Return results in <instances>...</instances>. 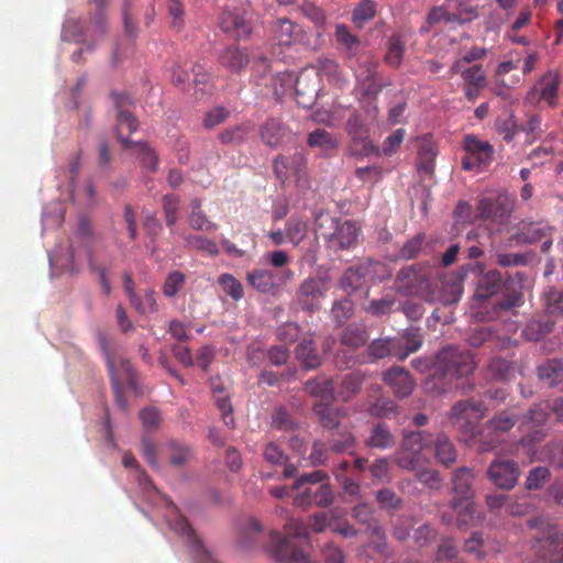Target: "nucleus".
I'll list each match as a JSON object with an SVG mask.
<instances>
[{
  "label": "nucleus",
  "mask_w": 563,
  "mask_h": 563,
  "mask_svg": "<svg viewBox=\"0 0 563 563\" xmlns=\"http://www.w3.org/2000/svg\"><path fill=\"white\" fill-rule=\"evenodd\" d=\"M328 442L330 450L335 453L347 452L354 446L355 439L353 434L344 427L338 431L329 433Z\"/></svg>",
  "instance_id": "49530a36"
},
{
  "label": "nucleus",
  "mask_w": 563,
  "mask_h": 563,
  "mask_svg": "<svg viewBox=\"0 0 563 563\" xmlns=\"http://www.w3.org/2000/svg\"><path fill=\"white\" fill-rule=\"evenodd\" d=\"M115 372L120 377V389H121L123 398H125L124 393H123L124 385L129 386L134 391H137L136 372L133 369L129 360H124V358H120L118 361L115 360ZM124 400H125V404L128 405L126 399H124ZM123 410L126 411L128 408L123 409Z\"/></svg>",
  "instance_id": "37998d69"
},
{
  "label": "nucleus",
  "mask_w": 563,
  "mask_h": 563,
  "mask_svg": "<svg viewBox=\"0 0 563 563\" xmlns=\"http://www.w3.org/2000/svg\"><path fill=\"white\" fill-rule=\"evenodd\" d=\"M396 439L386 423L378 422L372 427L369 435L365 440L371 449L386 450L393 448Z\"/></svg>",
  "instance_id": "c756f323"
},
{
  "label": "nucleus",
  "mask_w": 563,
  "mask_h": 563,
  "mask_svg": "<svg viewBox=\"0 0 563 563\" xmlns=\"http://www.w3.org/2000/svg\"><path fill=\"white\" fill-rule=\"evenodd\" d=\"M325 291L322 283L316 278L305 279L297 290V302L301 309L314 311L320 309Z\"/></svg>",
  "instance_id": "6ab92c4d"
},
{
  "label": "nucleus",
  "mask_w": 563,
  "mask_h": 563,
  "mask_svg": "<svg viewBox=\"0 0 563 563\" xmlns=\"http://www.w3.org/2000/svg\"><path fill=\"white\" fill-rule=\"evenodd\" d=\"M431 443V435L426 431H405L400 446L422 452Z\"/></svg>",
  "instance_id": "5fc2aeb1"
},
{
  "label": "nucleus",
  "mask_w": 563,
  "mask_h": 563,
  "mask_svg": "<svg viewBox=\"0 0 563 563\" xmlns=\"http://www.w3.org/2000/svg\"><path fill=\"white\" fill-rule=\"evenodd\" d=\"M219 26L235 40L247 38L253 31L252 22L242 8L227 7L219 18Z\"/></svg>",
  "instance_id": "4468645a"
},
{
  "label": "nucleus",
  "mask_w": 563,
  "mask_h": 563,
  "mask_svg": "<svg viewBox=\"0 0 563 563\" xmlns=\"http://www.w3.org/2000/svg\"><path fill=\"white\" fill-rule=\"evenodd\" d=\"M307 143L310 147H319L323 152L338 148V140L330 132L320 128L309 133Z\"/></svg>",
  "instance_id": "8fccbe9b"
},
{
  "label": "nucleus",
  "mask_w": 563,
  "mask_h": 563,
  "mask_svg": "<svg viewBox=\"0 0 563 563\" xmlns=\"http://www.w3.org/2000/svg\"><path fill=\"white\" fill-rule=\"evenodd\" d=\"M368 339V331L364 324L350 323L341 333L340 344L351 351H356L364 346Z\"/></svg>",
  "instance_id": "b1692460"
},
{
  "label": "nucleus",
  "mask_w": 563,
  "mask_h": 563,
  "mask_svg": "<svg viewBox=\"0 0 563 563\" xmlns=\"http://www.w3.org/2000/svg\"><path fill=\"white\" fill-rule=\"evenodd\" d=\"M473 481L474 475L472 470L467 467L455 470L452 476L453 496H456L460 500L473 499Z\"/></svg>",
  "instance_id": "393cba45"
},
{
  "label": "nucleus",
  "mask_w": 563,
  "mask_h": 563,
  "mask_svg": "<svg viewBox=\"0 0 563 563\" xmlns=\"http://www.w3.org/2000/svg\"><path fill=\"white\" fill-rule=\"evenodd\" d=\"M504 285L500 272L493 269L478 279L476 294L479 298L486 299L496 295Z\"/></svg>",
  "instance_id": "72a5a7b5"
},
{
  "label": "nucleus",
  "mask_w": 563,
  "mask_h": 563,
  "mask_svg": "<svg viewBox=\"0 0 563 563\" xmlns=\"http://www.w3.org/2000/svg\"><path fill=\"white\" fill-rule=\"evenodd\" d=\"M438 155L437 144L430 135L418 141V170L424 175H432L434 161Z\"/></svg>",
  "instance_id": "5701e85b"
},
{
  "label": "nucleus",
  "mask_w": 563,
  "mask_h": 563,
  "mask_svg": "<svg viewBox=\"0 0 563 563\" xmlns=\"http://www.w3.org/2000/svg\"><path fill=\"white\" fill-rule=\"evenodd\" d=\"M305 390L311 396L318 397L320 399L319 405H330L334 399L333 382L328 377L308 379L305 384Z\"/></svg>",
  "instance_id": "a878e982"
},
{
  "label": "nucleus",
  "mask_w": 563,
  "mask_h": 563,
  "mask_svg": "<svg viewBox=\"0 0 563 563\" xmlns=\"http://www.w3.org/2000/svg\"><path fill=\"white\" fill-rule=\"evenodd\" d=\"M349 137V150L353 155L364 157L372 154H379V148L371 140L368 131Z\"/></svg>",
  "instance_id": "4c0bfd02"
},
{
  "label": "nucleus",
  "mask_w": 563,
  "mask_h": 563,
  "mask_svg": "<svg viewBox=\"0 0 563 563\" xmlns=\"http://www.w3.org/2000/svg\"><path fill=\"white\" fill-rule=\"evenodd\" d=\"M494 128L497 134L507 143L512 142L519 131V126L512 113H509L506 118L498 117L495 120Z\"/></svg>",
  "instance_id": "bf43d9fd"
},
{
  "label": "nucleus",
  "mask_w": 563,
  "mask_h": 563,
  "mask_svg": "<svg viewBox=\"0 0 563 563\" xmlns=\"http://www.w3.org/2000/svg\"><path fill=\"white\" fill-rule=\"evenodd\" d=\"M263 142L271 146L276 147L285 140L291 136L290 130L278 119H268L260 130Z\"/></svg>",
  "instance_id": "4be33fe9"
},
{
  "label": "nucleus",
  "mask_w": 563,
  "mask_h": 563,
  "mask_svg": "<svg viewBox=\"0 0 563 563\" xmlns=\"http://www.w3.org/2000/svg\"><path fill=\"white\" fill-rule=\"evenodd\" d=\"M398 299L394 294H386L380 298L372 299L364 311L375 318L388 316L398 309Z\"/></svg>",
  "instance_id": "f704fd0d"
},
{
  "label": "nucleus",
  "mask_w": 563,
  "mask_h": 563,
  "mask_svg": "<svg viewBox=\"0 0 563 563\" xmlns=\"http://www.w3.org/2000/svg\"><path fill=\"white\" fill-rule=\"evenodd\" d=\"M95 4L96 11L90 15L89 23L85 26V37L87 38L85 45L92 49L102 38L108 31V19L106 9L108 0H89Z\"/></svg>",
  "instance_id": "dca6fc26"
},
{
  "label": "nucleus",
  "mask_w": 563,
  "mask_h": 563,
  "mask_svg": "<svg viewBox=\"0 0 563 563\" xmlns=\"http://www.w3.org/2000/svg\"><path fill=\"white\" fill-rule=\"evenodd\" d=\"M220 65L232 74L242 73L250 63V56L246 49L230 45L219 54Z\"/></svg>",
  "instance_id": "412c9836"
},
{
  "label": "nucleus",
  "mask_w": 563,
  "mask_h": 563,
  "mask_svg": "<svg viewBox=\"0 0 563 563\" xmlns=\"http://www.w3.org/2000/svg\"><path fill=\"white\" fill-rule=\"evenodd\" d=\"M518 421V415L514 411H500L494 415L481 428L479 444L482 451H490L497 448L499 439L497 433L510 431Z\"/></svg>",
  "instance_id": "f8f14e48"
},
{
  "label": "nucleus",
  "mask_w": 563,
  "mask_h": 563,
  "mask_svg": "<svg viewBox=\"0 0 563 563\" xmlns=\"http://www.w3.org/2000/svg\"><path fill=\"white\" fill-rule=\"evenodd\" d=\"M405 42L399 34H393L387 42L385 62L393 68H398L402 62Z\"/></svg>",
  "instance_id": "3c124183"
},
{
  "label": "nucleus",
  "mask_w": 563,
  "mask_h": 563,
  "mask_svg": "<svg viewBox=\"0 0 563 563\" xmlns=\"http://www.w3.org/2000/svg\"><path fill=\"white\" fill-rule=\"evenodd\" d=\"M393 461L397 466L411 472L421 468V466L428 463L422 452L401 446L393 454Z\"/></svg>",
  "instance_id": "2f4dec72"
},
{
  "label": "nucleus",
  "mask_w": 563,
  "mask_h": 563,
  "mask_svg": "<svg viewBox=\"0 0 563 563\" xmlns=\"http://www.w3.org/2000/svg\"><path fill=\"white\" fill-rule=\"evenodd\" d=\"M316 232L322 235L332 250L353 247L360 235L361 228L351 220L341 221L329 213L320 212L314 219Z\"/></svg>",
  "instance_id": "20e7f679"
},
{
  "label": "nucleus",
  "mask_w": 563,
  "mask_h": 563,
  "mask_svg": "<svg viewBox=\"0 0 563 563\" xmlns=\"http://www.w3.org/2000/svg\"><path fill=\"white\" fill-rule=\"evenodd\" d=\"M294 90L299 106L302 108L311 107L320 90L318 73L308 69L301 70L295 79Z\"/></svg>",
  "instance_id": "f3484780"
},
{
  "label": "nucleus",
  "mask_w": 563,
  "mask_h": 563,
  "mask_svg": "<svg viewBox=\"0 0 563 563\" xmlns=\"http://www.w3.org/2000/svg\"><path fill=\"white\" fill-rule=\"evenodd\" d=\"M333 321L340 325L351 319L354 314V303L349 298H343L333 303L331 308Z\"/></svg>",
  "instance_id": "0e129e2a"
},
{
  "label": "nucleus",
  "mask_w": 563,
  "mask_h": 563,
  "mask_svg": "<svg viewBox=\"0 0 563 563\" xmlns=\"http://www.w3.org/2000/svg\"><path fill=\"white\" fill-rule=\"evenodd\" d=\"M169 464L180 467L194 457V450L190 445L178 441H169L166 445Z\"/></svg>",
  "instance_id": "58836bf2"
},
{
  "label": "nucleus",
  "mask_w": 563,
  "mask_h": 563,
  "mask_svg": "<svg viewBox=\"0 0 563 563\" xmlns=\"http://www.w3.org/2000/svg\"><path fill=\"white\" fill-rule=\"evenodd\" d=\"M519 131L526 134V143L532 145L540 140L545 132L542 119L539 114H529L527 121L519 126Z\"/></svg>",
  "instance_id": "09e8293b"
},
{
  "label": "nucleus",
  "mask_w": 563,
  "mask_h": 563,
  "mask_svg": "<svg viewBox=\"0 0 563 563\" xmlns=\"http://www.w3.org/2000/svg\"><path fill=\"white\" fill-rule=\"evenodd\" d=\"M272 427L279 431L290 432L298 428V423L285 407H277L272 412Z\"/></svg>",
  "instance_id": "13d9d810"
},
{
  "label": "nucleus",
  "mask_w": 563,
  "mask_h": 563,
  "mask_svg": "<svg viewBox=\"0 0 563 563\" xmlns=\"http://www.w3.org/2000/svg\"><path fill=\"white\" fill-rule=\"evenodd\" d=\"M296 25L287 18L277 19L271 29L273 41L279 46L292 43Z\"/></svg>",
  "instance_id": "e433bc0d"
},
{
  "label": "nucleus",
  "mask_w": 563,
  "mask_h": 563,
  "mask_svg": "<svg viewBox=\"0 0 563 563\" xmlns=\"http://www.w3.org/2000/svg\"><path fill=\"white\" fill-rule=\"evenodd\" d=\"M365 374L357 371L344 376L341 383L340 396L344 401L353 398L362 388Z\"/></svg>",
  "instance_id": "de8ad7c7"
},
{
  "label": "nucleus",
  "mask_w": 563,
  "mask_h": 563,
  "mask_svg": "<svg viewBox=\"0 0 563 563\" xmlns=\"http://www.w3.org/2000/svg\"><path fill=\"white\" fill-rule=\"evenodd\" d=\"M514 199L506 192L483 197L477 202V213L492 232H501L508 224L514 211Z\"/></svg>",
  "instance_id": "423d86ee"
},
{
  "label": "nucleus",
  "mask_w": 563,
  "mask_h": 563,
  "mask_svg": "<svg viewBox=\"0 0 563 563\" xmlns=\"http://www.w3.org/2000/svg\"><path fill=\"white\" fill-rule=\"evenodd\" d=\"M167 523L173 531L184 537L195 548L201 563H219L211 558L210 552L203 547L190 523L179 514L175 505H170Z\"/></svg>",
  "instance_id": "ddd939ff"
},
{
  "label": "nucleus",
  "mask_w": 563,
  "mask_h": 563,
  "mask_svg": "<svg viewBox=\"0 0 563 563\" xmlns=\"http://www.w3.org/2000/svg\"><path fill=\"white\" fill-rule=\"evenodd\" d=\"M307 538V530L299 519L290 518L285 523V536L272 531L267 543V551L282 563H310V559L296 543V539Z\"/></svg>",
  "instance_id": "f03ea898"
},
{
  "label": "nucleus",
  "mask_w": 563,
  "mask_h": 563,
  "mask_svg": "<svg viewBox=\"0 0 563 563\" xmlns=\"http://www.w3.org/2000/svg\"><path fill=\"white\" fill-rule=\"evenodd\" d=\"M183 239L188 246H192L211 256H217L220 253L216 242L202 235L188 234L183 235Z\"/></svg>",
  "instance_id": "e2e57ef3"
},
{
  "label": "nucleus",
  "mask_w": 563,
  "mask_h": 563,
  "mask_svg": "<svg viewBox=\"0 0 563 563\" xmlns=\"http://www.w3.org/2000/svg\"><path fill=\"white\" fill-rule=\"evenodd\" d=\"M308 221L299 216H291L285 224V233L287 240L297 246L301 243L308 233Z\"/></svg>",
  "instance_id": "ea45409f"
},
{
  "label": "nucleus",
  "mask_w": 563,
  "mask_h": 563,
  "mask_svg": "<svg viewBox=\"0 0 563 563\" xmlns=\"http://www.w3.org/2000/svg\"><path fill=\"white\" fill-rule=\"evenodd\" d=\"M294 278L290 268L273 271L269 268H253L246 274V284L257 292L276 295L279 289Z\"/></svg>",
  "instance_id": "9d476101"
},
{
  "label": "nucleus",
  "mask_w": 563,
  "mask_h": 563,
  "mask_svg": "<svg viewBox=\"0 0 563 563\" xmlns=\"http://www.w3.org/2000/svg\"><path fill=\"white\" fill-rule=\"evenodd\" d=\"M404 344L398 339V350L396 351V358L399 361L406 360L411 353L417 352L422 345V334L419 328H407L401 336Z\"/></svg>",
  "instance_id": "cd10ccee"
},
{
  "label": "nucleus",
  "mask_w": 563,
  "mask_h": 563,
  "mask_svg": "<svg viewBox=\"0 0 563 563\" xmlns=\"http://www.w3.org/2000/svg\"><path fill=\"white\" fill-rule=\"evenodd\" d=\"M398 350V339L396 338H379L373 340L367 349L366 354L369 362L382 360L388 355L396 357V351Z\"/></svg>",
  "instance_id": "7c9ffc66"
},
{
  "label": "nucleus",
  "mask_w": 563,
  "mask_h": 563,
  "mask_svg": "<svg viewBox=\"0 0 563 563\" xmlns=\"http://www.w3.org/2000/svg\"><path fill=\"white\" fill-rule=\"evenodd\" d=\"M222 290L234 300H240L244 296L242 284L231 274H222L218 278Z\"/></svg>",
  "instance_id": "338daca9"
},
{
  "label": "nucleus",
  "mask_w": 563,
  "mask_h": 563,
  "mask_svg": "<svg viewBox=\"0 0 563 563\" xmlns=\"http://www.w3.org/2000/svg\"><path fill=\"white\" fill-rule=\"evenodd\" d=\"M462 147L465 152L461 159V166L464 170L483 172L494 159V146L474 134H466L463 137Z\"/></svg>",
  "instance_id": "6e6552de"
},
{
  "label": "nucleus",
  "mask_w": 563,
  "mask_h": 563,
  "mask_svg": "<svg viewBox=\"0 0 563 563\" xmlns=\"http://www.w3.org/2000/svg\"><path fill=\"white\" fill-rule=\"evenodd\" d=\"M97 341L106 358V364L108 372L110 374L115 402L121 409H126V404L120 389V377L115 372V357L113 355L111 341L108 338V335L103 332H99L97 334Z\"/></svg>",
  "instance_id": "aec40b11"
},
{
  "label": "nucleus",
  "mask_w": 563,
  "mask_h": 563,
  "mask_svg": "<svg viewBox=\"0 0 563 563\" xmlns=\"http://www.w3.org/2000/svg\"><path fill=\"white\" fill-rule=\"evenodd\" d=\"M384 383L398 398H405L412 394L416 382L410 373L400 366H391L383 375Z\"/></svg>",
  "instance_id": "a211bd4d"
},
{
  "label": "nucleus",
  "mask_w": 563,
  "mask_h": 563,
  "mask_svg": "<svg viewBox=\"0 0 563 563\" xmlns=\"http://www.w3.org/2000/svg\"><path fill=\"white\" fill-rule=\"evenodd\" d=\"M486 411L487 408L482 401L460 400L452 406L449 419L452 426L470 440L479 443L481 429H478V422L484 418Z\"/></svg>",
  "instance_id": "0eeeda50"
},
{
  "label": "nucleus",
  "mask_w": 563,
  "mask_h": 563,
  "mask_svg": "<svg viewBox=\"0 0 563 563\" xmlns=\"http://www.w3.org/2000/svg\"><path fill=\"white\" fill-rule=\"evenodd\" d=\"M85 26L79 20L69 19L64 23L62 36L65 41L75 43H86Z\"/></svg>",
  "instance_id": "69168bd1"
},
{
  "label": "nucleus",
  "mask_w": 563,
  "mask_h": 563,
  "mask_svg": "<svg viewBox=\"0 0 563 563\" xmlns=\"http://www.w3.org/2000/svg\"><path fill=\"white\" fill-rule=\"evenodd\" d=\"M537 374L547 386L555 387L563 383V362L558 358L547 360L537 367Z\"/></svg>",
  "instance_id": "c85d7f7f"
},
{
  "label": "nucleus",
  "mask_w": 563,
  "mask_h": 563,
  "mask_svg": "<svg viewBox=\"0 0 563 563\" xmlns=\"http://www.w3.org/2000/svg\"><path fill=\"white\" fill-rule=\"evenodd\" d=\"M273 172L282 185L291 178L299 188H306L309 185L307 161L301 152L296 151L290 156L277 155L273 161Z\"/></svg>",
  "instance_id": "1a4fd4ad"
},
{
  "label": "nucleus",
  "mask_w": 563,
  "mask_h": 563,
  "mask_svg": "<svg viewBox=\"0 0 563 563\" xmlns=\"http://www.w3.org/2000/svg\"><path fill=\"white\" fill-rule=\"evenodd\" d=\"M394 284L396 292L401 296H416L428 302L441 300L438 271L428 263L402 267Z\"/></svg>",
  "instance_id": "f257e3e1"
},
{
  "label": "nucleus",
  "mask_w": 563,
  "mask_h": 563,
  "mask_svg": "<svg viewBox=\"0 0 563 563\" xmlns=\"http://www.w3.org/2000/svg\"><path fill=\"white\" fill-rule=\"evenodd\" d=\"M366 279V268L349 267L339 279L338 287L347 296L361 289Z\"/></svg>",
  "instance_id": "473e14b6"
},
{
  "label": "nucleus",
  "mask_w": 563,
  "mask_h": 563,
  "mask_svg": "<svg viewBox=\"0 0 563 563\" xmlns=\"http://www.w3.org/2000/svg\"><path fill=\"white\" fill-rule=\"evenodd\" d=\"M476 367L473 355L459 346L449 345L440 350L434 358V374L449 380L467 377Z\"/></svg>",
  "instance_id": "39448f33"
},
{
  "label": "nucleus",
  "mask_w": 563,
  "mask_h": 563,
  "mask_svg": "<svg viewBox=\"0 0 563 563\" xmlns=\"http://www.w3.org/2000/svg\"><path fill=\"white\" fill-rule=\"evenodd\" d=\"M451 508L456 516V525L460 529L474 526L479 518L475 516L473 499L460 500L456 496L452 497Z\"/></svg>",
  "instance_id": "bb28decb"
},
{
  "label": "nucleus",
  "mask_w": 563,
  "mask_h": 563,
  "mask_svg": "<svg viewBox=\"0 0 563 563\" xmlns=\"http://www.w3.org/2000/svg\"><path fill=\"white\" fill-rule=\"evenodd\" d=\"M518 463L512 460L496 459L487 468V477L500 489H512L519 479Z\"/></svg>",
  "instance_id": "2eb2a0df"
},
{
  "label": "nucleus",
  "mask_w": 563,
  "mask_h": 563,
  "mask_svg": "<svg viewBox=\"0 0 563 563\" xmlns=\"http://www.w3.org/2000/svg\"><path fill=\"white\" fill-rule=\"evenodd\" d=\"M377 3L374 0H362L352 12L351 21L357 29H363L366 23L375 18Z\"/></svg>",
  "instance_id": "79ce46f5"
},
{
  "label": "nucleus",
  "mask_w": 563,
  "mask_h": 563,
  "mask_svg": "<svg viewBox=\"0 0 563 563\" xmlns=\"http://www.w3.org/2000/svg\"><path fill=\"white\" fill-rule=\"evenodd\" d=\"M132 148L136 150L137 158L143 168L151 173L157 170L158 156L146 142H133Z\"/></svg>",
  "instance_id": "603ef678"
},
{
  "label": "nucleus",
  "mask_w": 563,
  "mask_h": 563,
  "mask_svg": "<svg viewBox=\"0 0 563 563\" xmlns=\"http://www.w3.org/2000/svg\"><path fill=\"white\" fill-rule=\"evenodd\" d=\"M314 412L319 416L321 424L331 432L343 427L340 423V415L329 405H314Z\"/></svg>",
  "instance_id": "4d7b16f0"
},
{
  "label": "nucleus",
  "mask_w": 563,
  "mask_h": 563,
  "mask_svg": "<svg viewBox=\"0 0 563 563\" xmlns=\"http://www.w3.org/2000/svg\"><path fill=\"white\" fill-rule=\"evenodd\" d=\"M549 410V404L541 402L533 405L523 417V428L543 427L548 421Z\"/></svg>",
  "instance_id": "864d4df0"
},
{
  "label": "nucleus",
  "mask_w": 563,
  "mask_h": 563,
  "mask_svg": "<svg viewBox=\"0 0 563 563\" xmlns=\"http://www.w3.org/2000/svg\"><path fill=\"white\" fill-rule=\"evenodd\" d=\"M540 99L547 101L551 107L556 104L559 80L553 75H547L539 84Z\"/></svg>",
  "instance_id": "052dcab7"
},
{
  "label": "nucleus",
  "mask_w": 563,
  "mask_h": 563,
  "mask_svg": "<svg viewBox=\"0 0 563 563\" xmlns=\"http://www.w3.org/2000/svg\"><path fill=\"white\" fill-rule=\"evenodd\" d=\"M527 525L537 530L531 538L530 548L536 558L549 563L563 562V531L544 517H532Z\"/></svg>",
  "instance_id": "7ed1b4c3"
},
{
  "label": "nucleus",
  "mask_w": 563,
  "mask_h": 563,
  "mask_svg": "<svg viewBox=\"0 0 563 563\" xmlns=\"http://www.w3.org/2000/svg\"><path fill=\"white\" fill-rule=\"evenodd\" d=\"M163 211L165 216V223L173 232V229L178 221L179 198L173 194H167L162 199Z\"/></svg>",
  "instance_id": "680f3d73"
},
{
  "label": "nucleus",
  "mask_w": 563,
  "mask_h": 563,
  "mask_svg": "<svg viewBox=\"0 0 563 563\" xmlns=\"http://www.w3.org/2000/svg\"><path fill=\"white\" fill-rule=\"evenodd\" d=\"M336 42L343 46L349 55H355L360 48L361 41L345 24H338L335 27Z\"/></svg>",
  "instance_id": "6e6d98bb"
},
{
  "label": "nucleus",
  "mask_w": 563,
  "mask_h": 563,
  "mask_svg": "<svg viewBox=\"0 0 563 563\" xmlns=\"http://www.w3.org/2000/svg\"><path fill=\"white\" fill-rule=\"evenodd\" d=\"M296 357L307 369H312L321 364V357L316 351L314 341L311 338H305L295 349Z\"/></svg>",
  "instance_id": "c9c22d12"
},
{
  "label": "nucleus",
  "mask_w": 563,
  "mask_h": 563,
  "mask_svg": "<svg viewBox=\"0 0 563 563\" xmlns=\"http://www.w3.org/2000/svg\"><path fill=\"white\" fill-rule=\"evenodd\" d=\"M367 531L369 533V541L368 544L363 548L362 552H365L366 548H369L375 552L384 555L385 558H389L391 553L386 541L384 529L379 525L374 523L371 528L367 529Z\"/></svg>",
  "instance_id": "a18cd8bd"
},
{
  "label": "nucleus",
  "mask_w": 563,
  "mask_h": 563,
  "mask_svg": "<svg viewBox=\"0 0 563 563\" xmlns=\"http://www.w3.org/2000/svg\"><path fill=\"white\" fill-rule=\"evenodd\" d=\"M318 70L339 88H344L347 85V78L342 73L339 64L333 59H319Z\"/></svg>",
  "instance_id": "c03bdc74"
},
{
  "label": "nucleus",
  "mask_w": 563,
  "mask_h": 563,
  "mask_svg": "<svg viewBox=\"0 0 563 563\" xmlns=\"http://www.w3.org/2000/svg\"><path fill=\"white\" fill-rule=\"evenodd\" d=\"M111 98L117 109V137L124 150H131L133 141L124 135V129L128 134H132L139 129V121L131 112L132 100L124 92H112Z\"/></svg>",
  "instance_id": "9b49d317"
},
{
  "label": "nucleus",
  "mask_w": 563,
  "mask_h": 563,
  "mask_svg": "<svg viewBox=\"0 0 563 563\" xmlns=\"http://www.w3.org/2000/svg\"><path fill=\"white\" fill-rule=\"evenodd\" d=\"M434 454L439 463L445 467L456 461V450L452 441L445 434H439L434 441Z\"/></svg>",
  "instance_id": "a19ab883"
},
{
  "label": "nucleus",
  "mask_w": 563,
  "mask_h": 563,
  "mask_svg": "<svg viewBox=\"0 0 563 563\" xmlns=\"http://www.w3.org/2000/svg\"><path fill=\"white\" fill-rule=\"evenodd\" d=\"M368 413L377 418H390L397 413V405L391 399L379 398L368 406Z\"/></svg>",
  "instance_id": "774afa93"
}]
</instances>
